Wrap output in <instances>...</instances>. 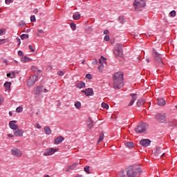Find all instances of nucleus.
<instances>
[{"mask_svg":"<svg viewBox=\"0 0 177 177\" xmlns=\"http://www.w3.org/2000/svg\"><path fill=\"white\" fill-rule=\"evenodd\" d=\"M125 171L127 177H138L142 174V169L138 165L129 166Z\"/></svg>","mask_w":177,"mask_h":177,"instance_id":"f257e3e1","label":"nucleus"},{"mask_svg":"<svg viewBox=\"0 0 177 177\" xmlns=\"http://www.w3.org/2000/svg\"><path fill=\"white\" fill-rule=\"evenodd\" d=\"M113 86L115 89H121L124 86V73L122 72L115 73L113 76Z\"/></svg>","mask_w":177,"mask_h":177,"instance_id":"f03ea898","label":"nucleus"},{"mask_svg":"<svg viewBox=\"0 0 177 177\" xmlns=\"http://www.w3.org/2000/svg\"><path fill=\"white\" fill-rule=\"evenodd\" d=\"M133 5L136 12H140L146 6V1L145 0H135Z\"/></svg>","mask_w":177,"mask_h":177,"instance_id":"7ed1b4c3","label":"nucleus"},{"mask_svg":"<svg viewBox=\"0 0 177 177\" xmlns=\"http://www.w3.org/2000/svg\"><path fill=\"white\" fill-rule=\"evenodd\" d=\"M113 53L115 57H122V44H117L113 50Z\"/></svg>","mask_w":177,"mask_h":177,"instance_id":"20e7f679","label":"nucleus"},{"mask_svg":"<svg viewBox=\"0 0 177 177\" xmlns=\"http://www.w3.org/2000/svg\"><path fill=\"white\" fill-rule=\"evenodd\" d=\"M147 129V124L146 123H141L136 127L135 131L137 133H143L146 132V129Z\"/></svg>","mask_w":177,"mask_h":177,"instance_id":"39448f33","label":"nucleus"},{"mask_svg":"<svg viewBox=\"0 0 177 177\" xmlns=\"http://www.w3.org/2000/svg\"><path fill=\"white\" fill-rule=\"evenodd\" d=\"M152 56L153 59H155L156 62H158V63H162L161 54L158 53V52H157L154 48L153 49Z\"/></svg>","mask_w":177,"mask_h":177,"instance_id":"423d86ee","label":"nucleus"},{"mask_svg":"<svg viewBox=\"0 0 177 177\" xmlns=\"http://www.w3.org/2000/svg\"><path fill=\"white\" fill-rule=\"evenodd\" d=\"M37 81H38V76L37 75L30 76L28 80V82H27L28 86H30V87L34 86V84H35V82H37Z\"/></svg>","mask_w":177,"mask_h":177,"instance_id":"0eeeda50","label":"nucleus"},{"mask_svg":"<svg viewBox=\"0 0 177 177\" xmlns=\"http://www.w3.org/2000/svg\"><path fill=\"white\" fill-rule=\"evenodd\" d=\"M42 92H45L46 93H48V89L45 88L44 86L35 87L34 93H35V95H40Z\"/></svg>","mask_w":177,"mask_h":177,"instance_id":"6e6552de","label":"nucleus"},{"mask_svg":"<svg viewBox=\"0 0 177 177\" xmlns=\"http://www.w3.org/2000/svg\"><path fill=\"white\" fill-rule=\"evenodd\" d=\"M155 120L158 121V122H166L167 118L165 116V113H158L156 115Z\"/></svg>","mask_w":177,"mask_h":177,"instance_id":"1a4fd4ad","label":"nucleus"},{"mask_svg":"<svg viewBox=\"0 0 177 177\" xmlns=\"http://www.w3.org/2000/svg\"><path fill=\"white\" fill-rule=\"evenodd\" d=\"M11 153L15 157H21V156H23V151L17 148L11 149Z\"/></svg>","mask_w":177,"mask_h":177,"instance_id":"9d476101","label":"nucleus"},{"mask_svg":"<svg viewBox=\"0 0 177 177\" xmlns=\"http://www.w3.org/2000/svg\"><path fill=\"white\" fill-rule=\"evenodd\" d=\"M82 93H85L86 96H93V88H88L85 90H82Z\"/></svg>","mask_w":177,"mask_h":177,"instance_id":"9b49d317","label":"nucleus"},{"mask_svg":"<svg viewBox=\"0 0 177 177\" xmlns=\"http://www.w3.org/2000/svg\"><path fill=\"white\" fill-rule=\"evenodd\" d=\"M57 150L53 149V148H49L48 149L46 150L44 153V156H52L56 153Z\"/></svg>","mask_w":177,"mask_h":177,"instance_id":"f8f14e48","label":"nucleus"},{"mask_svg":"<svg viewBox=\"0 0 177 177\" xmlns=\"http://www.w3.org/2000/svg\"><path fill=\"white\" fill-rule=\"evenodd\" d=\"M150 143H151V141L149 139H144V140H141L140 141V144L143 147H147L150 146Z\"/></svg>","mask_w":177,"mask_h":177,"instance_id":"ddd939ff","label":"nucleus"},{"mask_svg":"<svg viewBox=\"0 0 177 177\" xmlns=\"http://www.w3.org/2000/svg\"><path fill=\"white\" fill-rule=\"evenodd\" d=\"M16 122H17V121L16 120H11L9 122V127L11 129H13L14 131H16L17 129H19V126H17L16 124Z\"/></svg>","mask_w":177,"mask_h":177,"instance_id":"4468645a","label":"nucleus"},{"mask_svg":"<svg viewBox=\"0 0 177 177\" xmlns=\"http://www.w3.org/2000/svg\"><path fill=\"white\" fill-rule=\"evenodd\" d=\"M130 96L132 97V99L130 103L129 104V106H132L133 103H135V101L138 99V97H136V94L135 93L130 94Z\"/></svg>","mask_w":177,"mask_h":177,"instance_id":"2eb2a0df","label":"nucleus"},{"mask_svg":"<svg viewBox=\"0 0 177 177\" xmlns=\"http://www.w3.org/2000/svg\"><path fill=\"white\" fill-rule=\"evenodd\" d=\"M63 140H64V138H63L62 136H59L55 139V140H54L55 145H60V143H62V142H63Z\"/></svg>","mask_w":177,"mask_h":177,"instance_id":"dca6fc26","label":"nucleus"},{"mask_svg":"<svg viewBox=\"0 0 177 177\" xmlns=\"http://www.w3.org/2000/svg\"><path fill=\"white\" fill-rule=\"evenodd\" d=\"M23 133H24V131L21 129L14 131V135H15V136H23Z\"/></svg>","mask_w":177,"mask_h":177,"instance_id":"f3484780","label":"nucleus"},{"mask_svg":"<svg viewBox=\"0 0 177 177\" xmlns=\"http://www.w3.org/2000/svg\"><path fill=\"white\" fill-rule=\"evenodd\" d=\"M86 124L89 129H92V128H93V122L92 121V119H91V118L88 119Z\"/></svg>","mask_w":177,"mask_h":177,"instance_id":"a211bd4d","label":"nucleus"},{"mask_svg":"<svg viewBox=\"0 0 177 177\" xmlns=\"http://www.w3.org/2000/svg\"><path fill=\"white\" fill-rule=\"evenodd\" d=\"M76 167H78V162H75L73 165H72L71 166H69L67 169H66V172H69V171H73V169H74Z\"/></svg>","mask_w":177,"mask_h":177,"instance_id":"6ab92c4d","label":"nucleus"},{"mask_svg":"<svg viewBox=\"0 0 177 177\" xmlns=\"http://www.w3.org/2000/svg\"><path fill=\"white\" fill-rule=\"evenodd\" d=\"M157 103L158 106H165L166 102H165V100L162 98H158Z\"/></svg>","mask_w":177,"mask_h":177,"instance_id":"aec40b11","label":"nucleus"},{"mask_svg":"<svg viewBox=\"0 0 177 177\" xmlns=\"http://www.w3.org/2000/svg\"><path fill=\"white\" fill-rule=\"evenodd\" d=\"M76 86L80 89H82V88H85V82H80V83L76 84Z\"/></svg>","mask_w":177,"mask_h":177,"instance_id":"412c9836","label":"nucleus"},{"mask_svg":"<svg viewBox=\"0 0 177 177\" xmlns=\"http://www.w3.org/2000/svg\"><path fill=\"white\" fill-rule=\"evenodd\" d=\"M44 131L46 132V135H50V133H52V130L50 129V127H45Z\"/></svg>","mask_w":177,"mask_h":177,"instance_id":"4be33fe9","label":"nucleus"},{"mask_svg":"<svg viewBox=\"0 0 177 177\" xmlns=\"http://www.w3.org/2000/svg\"><path fill=\"white\" fill-rule=\"evenodd\" d=\"M125 146H127V147H128L129 149H132L135 147V145H133V142H126Z\"/></svg>","mask_w":177,"mask_h":177,"instance_id":"5701e85b","label":"nucleus"},{"mask_svg":"<svg viewBox=\"0 0 177 177\" xmlns=\"http://www.w3.org/2000/svg\"><path fill=\"white\" fill-rule=\"evenodd\" d=\"M104 139V133L101 132L100 134V137L98 138L97 143H100V142H102Z\"/></svg>","mask_w":177,"mask_h":177,"instance_id":"b1692460","label":"nucleus"},{"mask_svg":"<svg viewBox=\"0 0 177 177\" xmlns=\"http://www.w3.org/2000/svg\"><path fill=\"white\" fill-rule=\"evenodd\" d=\"M10 85H11V83L8 82L4 84V87L6 88V91H10Z\"/></svg>","mask_w":177,"mask_h":177,"instance_id":"393cba45","label":"nucleus"},{"mask_svg":"<svg viewBox=\"0 0 177 177\" xmlns=\"http://www.w3.org/2000/svg\"><path fill=\"white\" fill-rule=\"evenodd\" d=\"M145 101L144 99H142V98H141V99H139V100L137 101V106H138V107H140V105L145 104Z\"/></svg>","mask_w":177,"mask_h":177,"instance_id":"a878e982","label":"nucleus"},{"mask_svg":"<svg viewBox=\"0 0 177 177\" xmlns=\"http://www.w3.org/2000/svg\"><path fill=\"white\" fill-rule=\"evenodd\" d=\"M21 62H22V63H27V62H30V58L25 56V57L21 58Z\"/></svg>","mask_w":177,"mask_h":177,"instance_id":"bb28decb","label":"nucleus"},{"mask_svg":"<svg viewBox=\"0 0 177 177\" xmlns=\"http://www.w3.org/2000/svg\"><path fill=\"white\" fill-rule=\"evenodd\" d=\"M16 73H15L14 71L8 73L7 74V77H8V78H15V75Z\"/></svg>","mask_w":177,"mask_h":177,"instance_id":"cd10ccee","label":"nucleus"},{"mask_svg":"<svg viewBox=\"0 0 177 177\" xmlns=\"http://www.w3.org/2000/svg\"><path fill=\"white\" fill-rule=\"evenodd\" d=\"M75 106L76 107V109H77V110H80V109H81V102L77 101L75 103Z\"/></svg>","mask_w":177,"mask_h":177,"instance_id":"c85d7f7f","label":"nucleus"},{"mask_svg":"<svg viewBox=\"0 0 177 177\" xmlns=\"http://www.w3.org/2000/svg\"><path fill=\"white\" fill-rule=\"evenodd\" d=\"M101 106H102V109H105L106 110H109V104L107 103L102 102Z\"/></svg>","mask_w":177,"mask_h":177,"instance_id":"c756f323","label":"nucleus"},{"mask_svg":"<svg viewBox=\"0 0 177 177\" xmlns=\"http://www.w3.org/2000/svg\"><path fill=\"white\" fill-rule=\"evenodd\" d=\"M73 19L74 20H80V19H81V15L78 14V15H73Z\"/></svg>","mask_w":177,"mask_h":177,"instance_id":"7c9ffc66","label":"nucleus"},{"mask_svg":"<svg viewBox=\"0 0 177 177\" xmlns=\"http://www.w3.org/2000/svg\"><path fill=\"white\" fill-rule=\"evenodd\" d=\"M31 70L34 71V73H37V74H39L41 73V71L38 70L35 66H32Z\"/></svg>","mask_w":177,"mask_h":177,"instance_id":"2f4dec72","label":"nucleus"},{"mask_svg":"<svg viewBox=\"0 0 177 177\" xmlns=\"http://www.w3.org/2000/svg\"><path fill=\"white\" fill-rule=\"evenodd\" d=\"M21 39H28V35L23 34L20 36Z\"/></svg>","mask_w":177,"mask_h":177,"instance_id":"473e14b6","label":"nucleus"},{"mask_svg":"<svg viewBox=\"0 0 177 177\" xmlns=\"http://www.w3.org/2000/svg\"><path fill=\"white\" fill-rule=\"evenodd\" d=\"M19 26L22 28V27H26V22L24 21H21L19 23Z\"/></svg>","mask_w":177,"mask_h":177,"instance_id":"72a5a7b5","label":"nucleus"},{"mask_svg":"<svg viewBox=\"0 0 177 177\" xmlns=\"http://www.w3.org/2000/svg\"><path fill=\"white\" fill-rule=\"evenodd\" d=\"M119 176L120 177H127V176L125 175V172H124V171H121L119 172Z\"/></svg>","mask_w":177,"mask_h":177,"instance_id":"f704fd0d","label":"nucleus"},{"mask_svg":"<svg viewBox=\"0 0 177 177\" xmlns=\"http://www.w3.org/2000/svg\"><path fill=\"white\" fill-rule=\"evenodd\" d=\"M118 20L121 24H124V17L120 16Z\"/></svg>","mask_w":177,"mask_h":177,"instance_id":"c9c22d12","label":"nucleus"},{"mask_svg":"<svg viewBox=\"0 0 177 177\" xmlns=\"http://www.w3.org/2000/svg\"><path fill=\"white\" fill-rule=\"evenodd\" d=\"M170 15L171 17H175L176 16V11L172 10L171 12H170Z\"/></svg>","mask_w":177,"mask_h":177,"instance_id":"e433bc0d","label":"nucleus"},{"mask_svg":"<svg viewBox=\"0 0 177 177\" xmlns=\"http://www.w3.org/2000/svg\"><path fill=\"white\" fill-rule=\"evenodd\" d=\"M16 111H17V113H21V111H23V108L21 106H18L16 109Z\"/></svg>","mask_w":177,"mask_h":177,"instance_id":"4c0bfd02","label":"nucleus"},{"mask_svg":"<svg viewBox=\"0 0 177 177\" xmlns=\"http://www.w3.org/2000/svg\"><path fill=\"white\" fill-rule=\"evenodd\" d=\"M6 42H8V39H0V45H2V44H6Z\"/></svg>","mask_w":177,"mask_h":177,"instance_id":"58836bf2","label":"nucleus"},{"mask_svg":"<svg viewBox=\"0 0 177 177\" xmlns=\"http://www.w3.org/2000/svg\"><path fill=\"white\" fill-rule=\"evenodd\" d=\"M84 171L86 172V174H91V171H89V166H86L84 168Z\"/></svg>","mask_w":177,"mask_h":177,"instance_id":"ea45409f","label":"nucleus"},{"mask_svg":"<svg viewBox=\"0 0 177 177\" xmlns=\"http://www.w3.org/2000/svg\"><path fill=\"white\" fill-rule=\"evenodd\" d=\"M71 28L73 30V31H75L76 30L75 24H71Z\"/></svg>","mask_w":177,"mask_h":177,"instance_id":"a19ab883","label":"nucleus"},{"mask_svg":"<svg viewBox=\"0 0 177 177\" xmlns=\"http://www.w3.org/2000/svg\"><path fill=\"white\" fill-rule=\"evenodd\" d=\"M57 75H59L60 77H63L64 75V73L62 71H58Z\"/></svg>","mask_w":177,"mask_h":177,"instance_id":"79ce46f5","label":"nucleus"},{"mask_svg":"<svg viewBox=\"0 0 177 177\" xmlns=\"http://www.w3.org/2000/svg\"><path fill=\"white\" fill-rule=\"evenodd\" d=\"M30 21L32 22L37 21V19H35V15H32L30 17Z\"/></svg>","mask_w":177,"mask_h":177,"instance_id":"37998d69","label":"nucleus"},{"mask_svg":"<svg viewBox=\"0 0 177 177\" xmlns=\"http://www.w3.org/2000/svg\"><path fill=\"white\" fill-rule=\"evenodd\" d=\"M14 0H5V3H6V5H9L10 3H12L13 2Z\"/></svg>","mask_w":177,"mask_h":177,"instance_id":"c03bdc74","label":"nucleus"},{"mask_svg":"<svg viewBox=\"0 0 177 177\" xmlns=\"http://www.w3.org/2000/svg\"><path fill=\"white\" fill-rule=\"evenodd\" d=\"M86 78H87L88 80H92V75L88 73L86 75Z\"/></svg>","mask_w":177,"mask_h":177,"instance_id":"a18cd8bd","label":"nucleus"},{"mask_svg":"<svg viewBox=\"0 0 177 177\" xmlns=\"http://www.w3.org/2000/svg\"><path fill=\"white\" fill-rule=\"evenodd\" d=\"M161 150H162L161 148H157L156 154H160V153H161Z\"/></svg>","mask_w":177,"mask_h":177,"instance_id":"49530a36","label":"nucleus"},{"mask_svg":"<svg viewBox=\"0 0 177 177\" xmlns=\"http://www.w3.org/2000/svg\"><path fill=\"white\" fill-rule=\"evenodd\" d=\"M104 41H110V37L109 35H106L104 37Z\"/></svg>","mask_w":177,"mask_h":177,"instance_id":"de8ad7c7","label":"nucleus"},{"mask_svg":"<svg viewBox=\"0 0 177 177\" xmlns=\"http://www.w3.org/2000/svg\"><path fill=\"white\" fill-rule=\"evenodd\" d=\"M3 97H2V95H0V106L3 103Z\"/></svg>","mask_w":177,"mask_h":177,"instance_id":"09e8293b","label":"nucleus"},{"mask_svg":"<svg viewBox=\"0 0 177 177\" xmlns=\"http://www.w3.org/2000/svg\"><path fill=\"white\" fill-rule=\"evenodd\" d=\"M17 42H18V46H20L21 44V41L20 40V38L17 37Z\"/></svg>","mask_w":177,"mask_h":177,"instance_id":"8fccbe9b","label":"nucleus"},{"mask_svg":"<svg viewBox=\"0 0 177 177\" xmlns=\"http://www.w3.org/2000/svg\"><path fill=\"white\" fill-rule=\"evenodd\" d=\"M93 64H94V65L97 64V59H96V58H94V59H93Z\"/></svg>","mask_w":177,"mask_h":177,"instance_id":"3c124183","label":"nucleus"},{"mask_svg":"<svg viewBox=\"0 0 177 177\" xmlns=\"http://www.w3.org/2000/svg\"><path fill=\"white\" fill-rule=\"evenodd\" d=\"M29 49L31 50V52H35V50L32 48V45L29 46Z\"/></svg>","mask_w":177,"mask_h":177,"instance_id":"603ef678","label":"nucleus"},{"mask_svg":"<svg viewBox=\"0 0 177 177\" xmlns=\"http://www.w3.org/2000/svg\"><path fill=\"white\" fill-rule=\"evenodd\" d=\"M109 32H110L109 31V30H104V34L105 35H109Z\"/></svg>","mask_w":177,"mask_h":177,"instance_id":"864d4df0","label":"nucleus"},{"mask_svg":"<svg viewBox=\"0 0 177 177\" xmlns=\"http://www.w3.org/2000/svg\"><path fill=\"white\" fill-rule=\"evenodd\" d=\"M98 70L99 71H103V67L102 66H98Z\"/></svg>","mask_w":177,"mask_h":177,"instance_id":"5fc2aeb1","label":"nucleus"},{"mask_svg":"<svg viewBox=\"0 0 177 177\" xmlns=\"http://www.w3.org/2000/svg\"><path fill=\"white\" fill-rule=\"evenodd\" d=\"M18 55H19V56H23V51L19 50L18 51Z\"/></svg>","mask_w":177,"mask_h":177,"instance_id":"6e6d98bb","label":"nucleus"},{"mask_svg":"<svg viewBox=\"0 0 177 177\" xmlns=\"http://www.w3.org/2000/svg\"><path fill=\"white\" fill-rule=\"evenodd\" d=\"M36 127L38 129H41V124H39V123H36Z\"/></svg>","mask_w":177,"mask_h":177,"instance_id":"4d7b16f0","label":"nucleus"},{"mask_svg":"<svg viewBox=\"0 0 177 177\" xmlns=\"http://www.w3.org/2000/svg\"><path fill=\"white\" fill-rule=\"evenodd\" d=\"M3 34V28L0 29V35H2Z\"/></svg>","mask_w":177,"mask_h":177,"instance_id":"13d9d810","label":"nucleus"},{"mask_svg":"<svg viewBox=\"0 0 177 177\" xmlns=\"http://www.w3.org/2000/svg\"><path fill=\"white\" fill-rule=\"evenodd\" d=\"M8 138H13L15 136H13V134L9 133V134H8Z\"/></svg>","mask_w":177,"mask_h":177,"instance_id":"bf43d9fd","label":"nucleus"},{"mask_svg":"<svg viewBox=\"0 0 177 177\" xmlns=\"http://www.w3.org/2000/svg\"><path fill=\"white\" fill-rule=\"evenodd\" d=\"M38 31H39V34H42V32H44V30H42V29H39Z\"/></svg>","mask_w":177,"mask_h":177,"instance_id":"052dcab7","label":"nucleus"},{"mask_svg":"<svg viewBox=\"0 0 177 177\" xmlns=\"http://www.w3.org/2000/svg\"><path fill=\"white\" fill-rule=\"evenodd\" d=\"M33 13H38V9H35L33 10Z\"/></svg>","mask_w":177,"mask_h":177,"instance_id":"680f3d73","label":"nucleus"},{"mask_svg":"<svg viewBox=\"0 0 177 177\" xmlns=\"http://www.w3.org/2000/svg\"><path fill=\"white\" fill-rule=\"evenodd\" d=\"M146 62H147V63H149L150 62V59H149V58H147L146 59Z\"/></svg>","mask_w":177,"mask_h":177,"instance_id":"e2e57ef3","label":"nucleus"},{"mask_svg":"<svg viewBox=\"0 0 177 177\" xmlns=\"http://www.w3.org/2000/svg\"><path fill=\"white\" fill-rule=\"evenodd\" d=\"M102 60H106V58L103 56L101 57Z\"/></svg>","mask_w":177,"mask_h":177,"instance_id":"0e129e2a","label":"nucleus"},{"mask_svg":"<svg viewBox=\"0 0 177 177\" xmlns=\"http://www.w3.org/2000/svg\"><path fill=\"white\" fill-rule=\"evenodd\" d=\"M75 177H84V175H77V176Z\"/></svg>","mask_w":177,"mask_h":177,"instance_id":"69168bd1","label":"nucleus"},{"mask_svg":"<svg viewBox=\"0 0 177 177\" xmlns=\"http://www.w3.org/2000/svg\"><path fill=\"white\" fill-rule=\"evenodd\" d=\"M31 135H33L34 136H37L34 132H32V133H31Z\"/></svg>","mask_w":177,"mask_h":177,"instance_id":"338daca9","label":"nucleus"},{"mask_svg":"<svg viewBox=\"0 0 177 177\" xmlns=\"http://www.w3.org/2000/svg\"><path fill=\"white\" fill-rule=\"evenodd\" d=\"M165 156V153H163L162 154V158H164V156Z\"/></svg>","mask_w":177,"mask_h":177,"instance_id":"774afa93","label":"nucleus"}]
</instances>
